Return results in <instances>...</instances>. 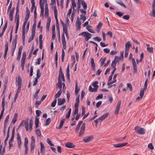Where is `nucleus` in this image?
Instances as JSON below:
<instances>
[{
  "instance_id": "1",
  "label": "nucleus",
  "mask_w": 155,
  "mask_h": 155,
  "mask_svg": "<svg viewBox=\"0 0 155 155\" xmlns=\"http://www.w3.org/2000/svg\"><path fill=\"white\" fill-rule=\"evenodd\" d=\"M16 81L18 82V89L16 92L14 98V101L15 102L18 96V93L20 92L21 87L22 80L20 76L18 77V80H16Z\"/></svg>"
},
{
  "instance_id": "2",
  "label": "nucleus",
  "mask_w": 155,
  "mask_h": 155,
  "mask_svg": "<svg viewBox=\"0 0 155 155\" xmlns=\"http://www.w3.org/2000/svg\"><path fill=\"white\" fill-rule=\"evenodd\" d=\"M79 36H83L85 41H87L91 37V34L88 32H84L79 34Z\"/></svg>"
},
{
  "instance_id": "3",
  "label": "nucleus",
  "mask_w": 155,
  "mask_h": 155,
  "mask_svg": "<svg viewBox=\"0 0 155 155\" xmlns=\"http://www.w3.org/2000/svg\"><path fill=\"white\" fill-rule=\"evenodd\" d=\"M85 128V124L84 123L81 125L79 132L78 135L80 137H81L84 136Z\"/></svg>"
},
{
  "instance_id": "4",
  "label": "nucleus",
  "mask_w": 155,
  "mask_h": 155,
  "mask_svg": "<svg viewBox=\"0 0 155 155\" xmlns=\"http://www.w3.org/2000/svg\"><path fill=\"white\" fill-rule=\"evenodd\" d=\"M117 75V74H115L114 76L113 77V81L110 82H109V81L111 80L112 78V75L111 74L109 77L108 81L107 82V85L110 86L111 84H113V83L115 82L116 81V78Z\"/></svg>"
},
{
  "instance_id": "5",
  "label": "nucleus",
  "mask_w": 155,
  "mask_h": 155,
  "mask_svg": "<svg viewBox=\"0 0 155 155\" xmlns=\"http://www.w3.org/2000/svg\"><path fill=\"white\" fill-rule=\"evenodd\" d=\"M135 131L139 134H143L145 132V130L143 128H140L139 127H136L135 128Z\"/></svg>"
},
{
  "instance_id": "6",
  "label": "nucleus",
  "mask_w": 155,
  "mask_h": 155,
  "mask_svg": "<svg viewBox=\"0 0 155 155\" xmlns=\"http://www.w3.org/2000/svg\"><path fill=\"white\" fill-rule=\"evenodd\" d=\"M148 80V78H146V80L145 81L144 87L142 88L140 90V95L142 96L143 94L144 93V90L147 88V83Z\"/></svg>"
},
{
  "instance_id": "7",
  "label": "nucleus",
  "mask_w": 155,
  "mask_h": 155,
  "mask_svg": "<svg viewBox=\"0 0 155 155\" xmlns=\"http://www.w3.org/2000/svg\"><path fill=\"white\" fill-rule=\"evenodd\" d=\"M61 78L62 79V80L63 81H64V82L65 81L64 76L63 73H62V71L61 68H60V70H59V74H58V81H59V80H61Z\"/></svg>"
},
{
  "instance_id": "8",
  "label": "nucleus",
  "mask_w": 155,
  "mask_h": 155,
  "mask_svg": "<svg viewBox=\"0 0 155 155\" xmlns=\"http://www.w3.org/2000/svg\"><path fill=\"white\" fill-rule=\"evenodd\" d=\"M35 141L34 137L32 136L31 137V141L30 145L31 151V152L34 150L35 147Z\"/></svg>"
},
{
  "instance_id": "9",
  "label": "nucleus",
  "mask_w": 155,
  "mask_h": 155,
  "mask_svg": "<svg viewBox=\"0 0 155 155\" xmlns=\"http://www.w3.org/2000/svg\"><path fill=\"white\" fill-rule=\"evenodd\" d=\"M93 139V136L92 135L86 136L84 137L83 140L85 143H88L90 142Z\"/></svg>"
},
{
  "instance_id": "10",
  "label": "nucleus",
  "mask_w": 155,
  "mask_h": 155,
  "mask_svg": "<svg viewBox=\"0 0 155 155\" xmlns=\"http://www.w3.org/2000/svg\"><path fill=\"white\" fill-rule=\"evenodd\" d=\"M39 4L41 8V12L40 15H43L44 12V4L43 3H42V0H39Z\"/></svg>"
},
{
  "instance_id": "11",
  "label": "nucleus",
  "mask_w": 155,
  "mask_h": 155,
  "mask_svg": "<svg viewBox=\"0 0 155 155\" xmlns=\"http://www.w3.org/2000/svg\"><path fill=\"white\" fill-rule=\"evenodd\" d=\"M121 103V101L120 100L119 101L117 104L116 107L115 108L114 114H118L119 109L120 107V105Z\"/></svg>"
},
{
  "instance_id": "12",
  "label": "nucleus",
  "mask_w": 155,
  "mask_h": 155,
  "mask_svg": "<svg viewBox=\"0 0 155 155\" xmlns=\"http://www.w3.org/2000/svg\"><path fill=\"white\" fill-rule=\"evenodd\" d=\"M17 143L18 144V147L19 149L21 148V137L19 133H17Z\"/></svg>"
},
{
  "instance_id": "13",
  "label": "nucleus",
  "mask_w": 155,
  "mask_h": 155,
  "mask_svg": "<svg viewBox=\"0 0 155 155\" xmlns=\"http://www.w3.org/2000/svg\"><path fill=\"white\" fill-rule=\"evenodd\" d=\"M19 12V6L18 5V4L17 5L16 7V15L15 16V20H19V15L18 14Z\"/></svg>"
},
{
  "instance_id": "14",
  "label": "nucleus",
  "mask_w": 155,
  "mask_h": 155,
  "mask_svg": "<svg viewBox=\"0 0 155 155\" xmlns=\"http://www.w3.org/2000/svg\"><path fill=\"white\" fill-rule=\"evenodd\" d=\"M81 24V22L79 20V17H78L77 18V19L75 23L77 29H79V30L80 29Z\"/></svg>"
},
{
  "instance_id": "15",
  "label": "nucleus",
  "mask_w": 155,
  "mask_h": 155,
  "mask_svg": "<svg viewBox=\"0 0 155 155\" xmlns=\"http://www.w3.org/2000/svg\"><path fill=\"white\" fill-rule=\"evenodd\" d=\"M127 143V142L121 143H118L117 144H114L113 145V146L114 147L116 148L121 147L124 146H126Z\"/></svg>"
},
{
  "instance_id": "16",
  "label": "nucleus",
  "mask_w": 155,
  "mask_h": 155,
  "mask_svg": "<svg viewBox=\"0 0 155 155\" xmlns=\"http://www.w3.org/2000/svg\"><path fill=\"white\" fill-rule=\"evenodd\" d=\"M5 52H4V58L5 59L6 58L5 57L6 56V55L7 54L8 51V44L7 41L5 43Z\"/></svg>"
},
{
  "instance_id": "17",
  "label": "nucleus",
  "mask_w": 155,
  "mask_h": 155,
  "mask_svg": "<svg viewBox=\"0 0 155 155\" xmlns=\"http://www.w3.org/2000/svg\"><path fill=\"white\" fill-rule=\"evenodd\" d=\"M132 65L133 67V70L134 72H136L137 71V67L135 61V59L132 58Z\"/></svg>"
},
{
  "instance_id": "18",
  "label": "nucleus",
  "mask_w": 155,
  "mask_h": 155,
  "mask_svg": "<svg viewBox=\"0 0 155 155\" xmlns=\"http://www.w3.org/2000/svg\"><path fill=\"white\" fill-rule=\"evenodd\" d=\"M54 17L56 20V22H58V11L55 5L54 7Z\"/></svg>"
},
{
  "instance_id": "19",
  "label": "nucleus",
  "mask_w": 155,
  "mask_h": 155,
  "mask_svg": "<svg viewBox=\"0 0 155 155\" xmlns=\"http://www.w3.org/2000/svg\"><path fill=\"white\" fill-rule=\"evenodd\" d=\"M65 102V100L64 98H63L62 99L60 98H59L58 99V105H61L63 104Z\"/></svg>"
},
{
  "instance_id": "20",
  "label": "nucleus",
  "mask_w": 155,
  "mask_h": 155,
  "mask_svg": "<svg viewBox=\"0 0 155 155\" xmlns=\"http://www.w3.org/2000/svg\"><path fill=\"white\" fill-rule=\"evenodd\" d=\"M66 147L68 148H73L75 147V145H74L72 143L68 142L65 144Z\"/></svg>"
},
{
  "instance_id": "21",
  "label": "nucleus",
  "mask_w": 155,
  "mask_h": 155,
  "mask_svg": "<svg viewBox=\"0 0 155 155\" xmlns=\"http://www.w3.org/2000/svg\"><path fill=\"white\" fill-rule=\"evenodd\" d=\"M40 144L41 146V153L42 154H44V150L45 149V147L44 146L43 144L41 142L40 143Z\"/></svg>"
},
{
  "instance_id": "22",
  "label": "nucleus",
  "mask_w": 155,
  "mask_h": 155,
  "mask_svg": "<svg viewBox=\"0 0 155 155\" xmlns=\"http://www.w3.org/2000/svg\"><path fill=\"white\" fill-rule=\"evenodd\" d=\"M48 5L47 3L45 4V14L46 16H48Z\"/></svg>"
},
{
  "instance_id": "23",
  "label": "nucleus",
  "mask_w": 155,
  "mask_h": 155,
  "mask_svg": "<svg viewBox=\"0 0 155 155\" xmlns=\"http://www.w3.org/2000/svg\"><path fill=\"white\" fill-rule=\"evenodd\" d=\"M65 120V119H63L61 120L59 126L56 127L57 129H61L62 128Z\"/></svg>"
},
{
  "instance_id": "24",
  "label": "nucleus",
  "mask_w": 155,
  "mask_h": 155,
  "mask_svg": "<svg viewBox=\"0 0 155 155\" xmlns=\"http://www.w3.org/2000/svg\"><path fill=\"white\" fill-rule=\"evenodd\" d=\"M125 46V50L129 51V48L130 47H131V45L130 43V41H128L126 43Z\"/></svg>"
},
{
  "instance_id": "25",
  "label": "nucleus",
  "mask_w": 155,
  "mask_h": 155,
  "mask_svg": "<svg viewBox=\"0 0 155 155\" xmlns=\"http://www.w3.org/2000/svg\"><path fill=\"white\" fill-rule=\"evenodd\" d=\"M62 81L59 80V81H58V83L56 85V88H59L60 90L61 91L62 88Z\"/></svg>"
},
{
  "instance_id": "26",
  "label": "nucleus",
  "mask_w": 155,
  "mask_h": 155,
  "mask_svg": "<svg viewBox=\"0 0 155 155\" xmlns=\"http://www.w3.org/2000/svg\"><path fill=\"white\" fill-rule=\"evenodd\" d=\"M78 84L77 81L75 82V93L76 95H77V94L78 93L79 91L80 88H78Z\"/></svg>"
},
{
  "instance_id": "27",
  "label": "nucleus",
  "mask_w": 155,
  "mask_h": 155,
  "mask_svg": "<svg viewBox=\"0 0 155 155\" xmlns=\"http://www.w3.org/2000/svg\"><path fill=\"white\" fill-rule=\"evenodd\" d=\"M109 113H105V114L101 116L99 118V119L100 120L102 121L104 120L106 118L108 115Z\"/></svg>"
},
{
  "instance_id": "28",
  "label": "nucleus",
  "mask_w": 155,
  "mask_h": 155,
  "mask_svg": "<svg viewBox=\"0 0 155 155\" xmlns=\"http://www.w3.org/2000/svg\"><path fill=\"white\" fill-rule=\"evenodd\" d=\"M116 2L118 4L120 5L123 6L124 8H126L127 7L123 2L121 0H116Z\"/></svg>"
},
{
  "instance_id": "29",
  "label": "nucleus",
  "mask_w": 155,
  "mask_h": 155,
  "mask_svg": "<svg viewBox=\"0 0 155 155\" xmlns=\"http://www.w3.org/2000/svg\"><path fill=\"white\" fill-rule=\"evenodd\" d=\"M56 23V28H57V30L58 31V39L60 40V31H59V24L58 23V22Z\"/></svg>"
},
{
  "instance_id": "30",
  "label": "nucleus",
  "mask_w": 155,
  "mask_h": 155,
  "mask_svg": "<svg viewBox=\"0 0 155 155\" xmlns=\"http://www.w3.org/2000/svg\"><path fill=\"white\" fill-rule=\"evenodd\" d=\"M26 15H25V18H26V19H28L29 17L30 12V11L28 7H27L26 8Z\"/></svg>"
},
{
  "instance_id": "31",
  "label": "nucleus",
  "mask_w": 155,
  "mask_h": 155,
  "mask_svg": "<svg viewBox=\"0 0 155 155\" xmlns=\"http://www.w3.org/2000/svg\"><path fill=\"white\" fill-rule=\"evenodd\" d=\"M26 57V53L25 52H24L22 54V58L21 60V62L25 63Z\"/></svg>"
},
{
  "instance_id": "32",
  "label": "nucleus",
  "mask_w": 155,
  "mask_h": 155,
  "mask_svg": "<svg viewBox=\"0 0 155 155\" xmlns=\"http://www.w3.org/2000/svg\"><path fill=\"white\" fill-rule=\"evenodd\" d=\"M81 4L83 7L84 9H86L87 8V5L85 2L84 0H81Z\"/></svg>"
},
{
  "instance_id": "33",
  "label": "nucleus",
  "mask_w": 155,
  "mask_h": 155,
  "mask_svg": "<svg viewBox=\"0 0 155 155\" xmlns=\"http://www.w3.org/2000/svg\"><path fill=\"white\" fill-rule=\"evenodd\" d=\"M36 22L34 23L32 28L31 34L35 35V31L36 28Z\"/></svg>"
},
{
  "instance_id": "34",
  "label": "nucleus",
  "mask_w": 155,
  "mask_h": 155,
  "mask_svg": "<svg viewBox=\"0 0 155 155\" xmlns=\"http://www.w3.org/2000/svg\"><path fill=\"white\" fill-rule=\"evenodd\" d=\"M97 88H92L91 86H90L89 87V91L91 92H96L97 91Z\"/></svg>"
},
{
  "instance_id": "35",
  "label": "nucleus",
  "mask_w": 155,
  "mask_h": 155,
  "mask_svg": "<svg viewBox=\"0 0 155 155\" xmlns=\"http://www.w3.org/2000/svg\"><path fill=\"white\" fill-rule=\"evenodd\" d=\"M18 36L17 35H15L12 42V44L16 45L17 41V40Z\"/></svg>"
},
{
  "instance_id": "36",
  "label": "nucleus",
  "mask_w": 155,
  "mask_h": 155,
  "mask_svg": "<svg viewBox=\"0 0 155 155\" xmlns=\"http://www.w3.org/2000/svg\"><path fill=\"white\" fill-rule=\"evenodd\" d=\"M15 22L16 23V27L15 33L16 34L17 33V32L18 31V28L19 20H15Z\"/></svg>"
},
{
  "instance_id": "37",
  "label": "nucleus",
  "mask_w": 155,
  "mask_h": 155,
  "mask_svg": "<svg viewBox=\"0 0 155 155\" xmlns=\"http://www.w3.org/2000/svg\"><path fill=\"white\" fill-rule=\"evenodd\" d=\"M16 47V45L12 44L11 48H12V56H13L14 54V51Z\"/></svg>"
},
{
  "instance_id": "38",
  "label": "nucleus",
  "mask_w": 155,
  "mask_h": 155,
  "mask_svg": "<svg viewBox=\"0 0 155 155\" xmlns=\"http://www.w3.org/2000/svg\"><path fill=\"white\" fill-rule=\"evenodd\" d=\"M39 124V119L37 117H35V127L37 128Z\"/></svg>"
},
{
  "instance_id": "39",
  "label": "nucleus",
  "mask_w": 155,
  "mask_h": 155,
  "mask_svg": "<svg viewBox=\"0 0 155 155\" xmlns=\"http://www.w3.org/2000/svg\"><path fill=\"white\" fill-rule=\"evenodd\" d=\"M150 15L153 17H155V8H152V11L150 13Z\"/></svg>"
},
{
  "instance_id": "40",
  "label": "nucleus",
  "mask_w": 155,
  "mask_h": 155,
  "mask_svg": "<svg viewBox=\"0 0 155 155\" xmlns=\"http://www.w3.org/2000/svg\"><path fill=\"white\" fill-rule=\"evenodd\" d=\"M103 25L102 23L101 22H100L97 26V28L98 29H97V32H99V29L101 28Z\"/></svg>"
},
{
  "instance_id": "41",
  "label": "nucleus",
  "mask_w": 155,
  "mask_h": 155,
  "mask_svg": "<svg viewBox=\"0 0 155 155\" xmlns=\"http://www.w3.org/2000/svg\"><path fill=\"white\" fill-rule=\"evenodd\" d=\"M2 110H5V97H4L2 99Z\"/></svg>"
},
{
  "instance_id": "42",
  "label": "nucleus",
  "mask_w": 155,
  "mask_h": 155,
  "mask_svg": "<svg viewBox=\"0 0 155 155\" xmlns=\"http://www.w3.org/2000/svg\"><path fill=\"white\" fill-rule=\"evenodd\" d=\"M39 91H40V89H38L37 91H36L35 93V94L33 95V98L34 99L36 98V100H37V97H38V94Z\"/></svg>"
},
{
  "instance_id": "43",
  "label": "nucleus",
  "mask_w": 155,
  "mask_h": 155,
  "mask_svg": "<svg viewBox=\"0 0 155 155\" xmlns=\"http://www.w3.org/2000/svg\"><path fill=\"white\" fill-rule=\"evenodd\" d=\"M72 5L73 6V10H74V8L76 7V4L74 1V0H71Z\"/></svg>"
},
{
  "instance_id": "44",
  "label": "nucleus",
  "mask_w": 155,
  "mask_h": 155,
  "mask_svg": "<svg viewBox=\"0 0 155 155\" xmlns=\"http://www.w3.org/2000/svg\"><path fill=\"white\" fill-rule=\"evenodd\" d=\"M62 93V91L59 90L57 93L55 95V97L56 98L59 97Z\"/></svg>"
},
{
  "instance_id": "45",
  "label": "nucleus",
  "mask_w": 155,
  "mask_h": 155,
  "mask_svg": "<svg viewBox=\"0 0 155 155\" xmlns=\"http://www.w3.org/2000/svg\"><path fill=\"white\" fill-rule=\"evenodd\" d=\"M7 82H8L7 80H6L5 81V84H4V89H3V92H2V94H3L4 93L5 91V90H6V87H7Z\"/></svg>"
},
{
  "instance_id": "46",
  "label": "nucleus",
  "mask_w": 155,
  "mask_h": 155,
  "mask_svg": "<svg viewBox=\"0 0 155 155\" xmlns=\"http://www.w3.org/2000/svg\"><path fill=\"white\" fill-rule=\"evenodd\" d=\"M71 109L70 108L67 114H66V118H69L70 116V115L71 114Z\"/></svg>"
},
{
  "instance_id": "47",
  "label": "nucleus",
  "mask_w": 155,
  "mask_h": 155,
  "mask_svg": "<svg viewBox=\"0 0 155 155\" xmlns=\"http://www.w3.org/2000/svg\"><path fill=\"white\" fill-rule=\"evenodd\" d=\"M65 56V53L64 50L62 49V55H61V61L62 62L64 61V60Z\"/></svg>"
},
{
  "instance_id": "48",
  "label": "nucleus",
  "mask_w": 155,
  "mask_h": 155,
  "mask_svg": "<svg viewBox=\"0 0 155 155\" xmlns=\"http://www.w3.org/2000/svg\"><path fill=\"white\" fill-rule=\"evenodd\" d=\"M41 75V74L40 73V70L39 69H38L37 71V77L35 78H37L38 79L40 78Z\"/></svg>"
},
{
  "instance_id": "49",
  "label": "nucleus",
  "mask_w": 155,
  "mask_h": 155,
  "mask_svg": "<svg viewBox=\"0 0 155 155\" xmlns=\"http://www.w3.org/2000/svg\"><path fill=\"white\" fill-rule=\"evenodd\" d=\"M36 134L38 136H41V133L40 130L38 129H37L35 130Z\"/></svg>"
},
{
  "instance_id": "50",
  "label": "nucleus",
  "mask_w": 155,
  "mask_h": 155,
  "mask_svg": "<svg viewBox=\"0 0 155 155\" xmlns=\"http://www.w3.org/2000/svg\"><path fill=\"white\" fill-rule=\"evenodd\" d=\"M98 83V82L97 81H95L92 84V85L95 88H97L98 87V85L97 84Z\"/></svg>"
},
{
  "instance_id": "51",
  "label": "nucleus",
  "mask_w": 155,
  "mask_h": 155,
  "mask_svg": "<svg viewBox=\"0 0 155 155\" xmlns=\"http://www.w3.org/2000/svg\"><path fill=\"white\" fill-rule=\"evenodd\" d=\"M106 59V57L102 59V58H101V59L100 61H101V66H102L104 64V62L105 61Z\"/></svg>"
},
{
  "instance_id": "52",
  "label": "nucleus",
  "mask_w": 155,
  "mask_h": 155,
  "mask_svg": "<svg viewBox=\"0 0 155 155\" xmlns=\"http://www.w3.org/2000/svg\"><path fill=\"white\" fill-rule=\"evenodd\" d=\"M33 123V121L32 119L29 120V129L31 130L32 129V126Z\"/></svg>"
},
{
  "instance_id": "53",
  "label": "nucleus",
  "mask_w": 155,
  "mask_h": 155,
  "mask_svg": "<svg viewBox=\"0 0 155 155\" xmlns=\"http://www.w3.org/2000/svg\"><path fill=\"white\" fill-rule=\"evenodd\" d=\"M51 121V120L50 118H48L45 121V126L48 125Z\"/></svg>"
},
{
  "instance_id": "54",
  "label": "nucleus",
  "mask_w": 155,
  "mask_h": 155,
  "mask_svg": "<svg viewBox=\"0 0 155 155\" xmlns=\"http://www.w3.org/2000/svg\"><path fill=\"white\" fill-rule=\"evenodd\" d=\"M147 51L149 52L150 53H152L153 52V48H147Z\"/></svg>"
},
{
  "instance_id": "55",
  "label": "nucleus",
  "mask_w": 155,
  "mask_h": 155,
  "mask_svg": "<svg viewBox=\"0 0 155 155\" xmlns=\"http://www.w3.org/2000/svg\"><path fill=\"white\" fill-rule=\"evenodd\" d=\"M25 31L22 32V39L23 42H24L25 37Z\"/></svg>"
},
{
  "instance_id": "56",
  "label": "nucleus",
  "mask_w": 155,
  "mask_h": 155,
  "mask_svg": "<svg viewBox=\"0 0 155 155\" xmlns=\"http://www.w3.org/2000/svg\"><path fill=\"white\" fill-rule=\"evenodd\" d=\"M7 24H8L7 21H6V22L5 23V24L4 25V27L2 29V32H4V33L5 32V31L7 27Z\"/></svg>"
},
{
  "instance_id": "57",
  "label": "nucleus",
  "mask_w": 155,
  "mask_h": 155,
  "mask_svg": "<svg viewBox=\"0 0 155 155\" xmlns=\"http://www.w3.org/2000/svg\"><path fill=\"white\" fill-rule=\"evenodd\" d=\"M122 18L126 20H128L130 18V16L128 15H125L123 16Z\"/></svg>"
},
{
  "instance_id": "58",
  "label": "nucleus",
  "mask_w": 155,
  "mask_h": 155,
  "mask_svg": "<svg viewBox=\"0 0 155 155\" xmlns=\"http://www.w3.org/2000/svg\"><path fill=\"white\" fill-rule=\"evenodd\" d=\"M35 35L31 34V36L30 37L28 40V42L30 43L33 39Z\"/></svg>"
},
{
  "instance_id": "59",
  "label": "nucleus",
  "mask_w": 155,
  "mask_h": 155,
  "mask_svg": "<svg viewBox=\"0 0 155 155\" xmlns=\"http://www.w3.org/2000/svg\"><path fill=\"white\" fill-rule=\"evenodd\" d=\"M148 147L151 150H153L154 149V147L152 145V143H150L148 145Z\"/></svg>"
},
{
  "instance_id": "60",
  "label": "nucleus",
  "mask_w": 155,
  "mask_h": 155,
  "mask_svg": "<svg viewBox=\"0 0 155 155\" xmlns=\"http://www.w3.org/2000/svg\"><path fill=\"white\" fill-rule=\"evenodd\" d=\"M116 65V61H113L111 64V66L113 68H115V66Z\"/></svg>"
},
{
  "instance_id": "61",
  "label": "nucleus",
  "mask_w": 155,
  "mask_h": 155,
  "mask_svg": "<svg viewBox=\"0 0 155 155\" xmlns=\"http://www.w3.org/2000/svg\"><path fill=\"white\" fill-rule=\"evenodd\" d=\"M41 111L39 110H37L36 111V114L37 117H39L40 116V114L41 113Z\"/></svg>"
},
{
  "instance_id": "62",
  "label": "nucleus",
  "mask_w": 155,
  "mask_h": 155,
  "mask_svg": "<svg viewBox=\"0 0 155 155\" xmlns=\"http://www.w3.org/2000/svg\"><path fill=\"white\" fill-rule=\"evenodd\" d=\"M41 101H36L35 102V107L36 108H37L38 106L41 104Z\"/></svg>"
},
{
  "instance_id": "63",
  "label": "nucleus",
  "mask_w": 155,
  "mask_h": 155,
  "mask_svg": "<svg viewBox=\"0 0 155 155\" xmlns=\"http://www.w3.org/2000/svg\"><path fill=\"white\" fill-rule=\"evenodd\" d=\"M120 59V58L119 57L116 56L114 61H116V62H118Z\"/></svg>"
},
{
  "instance_id": "64",
  "label": "nucleus",
  "mask_w": 155,
  "mask_h": 155,
  "mask_svg": "<svg viewBox=\"0 0 155 155\" xmlns=\"http://www.w3.org/2000/svg\"><path fill=\"white\" fill-rule=\"evenodd\" d=\"M116 14L118 16L120 17H121L124 14V13H123L121 12H117Z\"/></svg>"
}]
</instances>
